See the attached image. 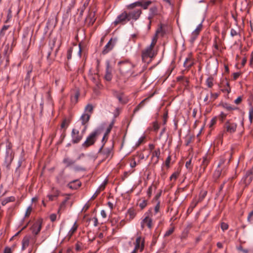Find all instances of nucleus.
Listing matches in <instances>:
<instances>
[{
	"label": "nucleus",
	"mask_w": 253,
	"mask_h": 253,
	"mask_svg": "<svg viewBox=\"0 0 253 253\" xmlns=\"http://www.w3.org/2000/svg\"><path fill=\"white\" fill-rule=\"evenodd\" d=\"M156 55V53L154 51L153 48L148 46L142 51V61L148 64Z\"/></svg>",
	"instance_id": "f257e3e1"
},
{
	"label": "nucleus",
	"mask_w": 253,
	"mask_h": 253,
	"mask_svg": "<svg viewBox=\"0 0 253 253\" xmlns=\"http://www.w3.org/2000/svg\"><path fill=\"white\" fill-rule=\"evenodd\" d=\"M144 217L141 221V229L147 227L148 229H151L153 226L152 219V212L151 210H148L144 214Z\"/></svg>",
	"instance_id": "f03ea898"
},
{
	"label": "nucleus",
	"mask_w": 253,
	"mask_h": 253,
	"mask_svg": "<svg viewBox=\"0 0 253 253\" xmlns=\"http://www.w3.org/2000/svg\"><path fill=\"white\" fill-rule=\"evenodd\" d=\"M12 148V143L7 139L6 145V155L4 160V163L6 167H8L10 165L14 158V153Z\"/></svg>",
	"instance_id": "7ed1b4c3"
},
{
	"label": "nucleus",
	"mask_w": 253,
	"mask_h": 253,
	"mask_svg": "<svg viewBox=\"0 0 253 253\" xmlns=\"http://www.w3.org/2000/svg\"><path fill=\"white\" fill-rule=\"evenodd\" d=\"M98 134V130H95L91 132L87 137L85 141L82 144L83 147L86 148L93 145L96 140V137Z\"/></svg>",
	"instance_id": "20e7f679"
},
{
	"label": "nucleus",
	"mask_w": 253,
	"mask_h": 253,
	"mask_svg": "<svg viewBox=\"0 0 253 253\" xmlns=\"http://www.w3.org/2000/svg\"><path fill=\"white\" fill-rule=\"evenodd\" d=\"M99 155L102 157L103 160L107 159H110L113 155V147L103 148V145L100 148L98 152Z\"/></svg>",
	"instance_id": "39448f33"
},
{
	"label": "nucleus",
	"mask_w": 253,
	"mask_h": 253,
	"mask_svg": "<svg viewBox=\"0 0 253 253\" xmlns=\"http://www.w3.org/2000/svg\"><path fill=\"white\" fill-rule=\"evenodd\" d=\"M152 1L149 0H140L132 3L127 6V9H131L136 6L141 7L143 9H147Z\"/></svg>",
	"instance_id": "423d86ee"
},
{
	"label": "nucleus",
	"mask_w": 253,
	"mask_h": 253,
	"mask_svg": "<svg viewBox=\"0 0 253 253\" xmlns=\"http://www.w3.org/2000/svg\"><path fill=\"white\" fill-rule=\"evenodd\" d=\"M129 11L127 13L128 16V20H134L136 21L138 20L141 15L142 13V11L141 8H136L135 7L131 9H128Z\"/></svg>",
	"instance_id": "0eeeda50"
},
{
	"label": "nucleus",
	"mask_w": 253,
	"mask_h": 253,
	"mask_svg": "<svg viewBox=\"0 0 253 253\" xmlns=\"http://www.w3.org/2000/svg\"><path fill=\"white\" fill-rule=\"evenodd\" d=\"M119 70L122 74L127 73L132 68L133 65L127 61H120L119 62Z\"/></svg>",
	"instance_id": "6e6552de"
},
{
	"label": "nucleus",
	"mask_w": 253,
	"mask_h": 253,
	"mask_svg": "<svg viewBox=\"0 0 253 253\" xmlns=\"http://www.w3.org/2000/svg\"><path fill=\"white\" fill-rule=\"evenodd\" d=\"M237 127V124L233 122L231 120H227L223 126L224 131L230 134L236 132Z\"/></svg>",
	"instance_id": "1a4fd4ad"
},
{
	"label": "nucleus",
	"mask_w": 253,
	"mask_h": 253,
	"mask_svg": "<svg viewBox=\"0 0 253 253\" xmlns=\"http://www.w3.org/2000/svg\"><path fill=\"white\" fill-rule=\"evenodd\" d=\"M126 21H129L128 20V14L126 11H124L117 17L113 24L115 26L120 23L124 24Z\"/></svg>",
	"instance_id": "9d476101"
},
{
	"label": "nucleus",
	"mask_w": 253,
	"mask_h": 253,
	"mask_svg": "<svg viewBox=\"0 0 253 253\" xmlns=\"http://www.w3.org/2000/svg\"><path fill=\"white\" fill-rule=\"evenodd\" d=\"M84 132L82 131V133L80 134L78 129L73 128L71 133L72 142L73 143H79L83 138Z\"/></svg>",
	"instance_id": "9b49d317"
},
{
	"label": "nucleus",
	"mask_w": 253,
	"mask_h": 253,
	"mask_svg": "<svg viewBox=\"0 0 253 253\" xmlns=\"http://www.w3.org/2000/svg\"><path fill=\"white\" fill-rule=\"evenodd\" d=\"M145 239L141 236H138L134 242V249L140 252H142L144 249Z\"/></svg>",
	"instance_id": "f8f14e48"
},
{
	"label": "nucleus",
	"mask_w": 253,
	"mask_h": 253,
	"mask_svg": "<svg viewBox=\"0 0 253 253\" xmlns=\"http://www.w3.org/2000/svg\"><path fill=\"white\" fill-rule=\"evenodd\" d=\"M194 64V59L191 52L188 54L184 62L183 66L186 69L191 68Z\"/></svg>",
	"instance_id": "ddd939ff"
},
{
	"label": "nucleus",
	"mask_w": 253,
	"mask_h": 253,
	"mask_svg": "<svg viewBox=\"0 0 253 253\" xmlns=\"http://www.w3.org/2000/svg\"><path fill=\"white\" fill-rule=\"evenodd\" d=\"M160 202L159 201L154 208H150L149 210H151L152 212V217H155L156 219H158L161 216V212L160 211Z\"/></svg>",
	"instance_id": "4468645a"
},
{
	"label": "nucleus",
	"mask_w": 253,
	"mask_h": 253,
	"mask_svg": "<svg viewBox=\"0 0 253 253\" xmlns=\"http://www.w3.org/2000/svg\"><path fill=\"white\" fill-rule=\"evenodd\" d=\"M253 179V166L252 168L248 170L243 178L244 181L246 185L249 184Z\"/></svg>",
	"instance_id": "2eb2a0df"
},
{
	"label": "nucleus",
	"mask_w": 253,
	"mask_h": 253,
	"mask_svg": "<svg viewBox=\"0 0 253 253\" xmlns=\"http://www.w3.org/2000/svg\"><path fill=\"white\" fill-rule=\"evenodd\" d=\"M42 229V222L40 221H38L35 222L31 227L32 233L37 235L41 231Z\"/></svg>",
	"instance_id": "dca6fc26"
},
{
	"label": "nucleus",
	"mask_w": 253,
	"mask_h": 253,
	"mask_svg": "<svg viewBox=\"0 0 253 253\" xmlns=\"http://www.w3.org/2000/svg\"><path fill=\"white\" fill-rule=\"evenodd\" d=\"M112 68L109 61L106 62V72L104 76L105 80L107 81H111L112 79Z\"/></svg>",
	"instance_id": "f3484780"
},
{
	"label": "nucleus",
	"mask_w": 253,
	"mask_h": 253,
	"mask_svg": "<svg viewBox=\"0 0 253 253\" xmlns=\"http://www.w3.org/2000/svg\"><path fill=\"white\" fill-rule=\"evenodd\" d=\"M202 24L201 23L198 25L196 29L192 33L191 35L190 42H193L197 39L202 29Z\"/></svg>",
	"instance_id": "a211bd4d"
},
{
	"label": "nucleus",
	"mask_w": 253,
	"mask_h": 253,
	"mask_svg": "<svg viewBox=\"0 0 253 253\" xmlns=\"http://www.w3.org/2000/svg\"><path fill=\"white\" fill-rule=\"evenodd\" d=\"M90 117V114L87 113H84L82 116L81 117V121L82 122V125L84 126V128L83 130V132H84L86 129V124L89 121Z\"/></svg>",
	"instance_id": "6ab92c4d"
},
{
	"label": "nucleus",
	"mask_w": 253,
	"mask_h": 253,
	"mask_svg": "<svg viewBox=\"0 0 253 253\" xmlns=\"http://www.w3.org/2000/svg\"><path fill=\"white\" fill-rule=\"evenodd\" d=\"M158 14V7L156 5L151 7L149 9V13L148 19L150 20V24H151V20L154 16Z\"/></svg>",
	"instance_id": "aec40b11"
},
{
	"label": "nucleus",
	"mask_w": 253,
	"mask_h": 253,
	"mask_svg": "<svg viewBox=\"0 0 253 253\" xmlns=\"http://www.w3.org/2000/svg\"><path fill=\"white\" fill-rule=\"evenodd\" d=\"M96 18L95 17V13L94 11H89L88 14L85 19L86 22L88 23V24L92 25L95 21Z\"/></svg>",
	"instance_id": "412c9836"
},
{
	"label": "nucleus",
	"mask_w": 253,
	"mask_h": 253,
	"mask_svg": "<svg viewBox=\"0 0 253 253\" xmlns=\"http://www.w3.org/2000/svg\"><path fill=\"white\" fill-rule=\"evenodd\" d=\"M81 185V182L79 180H75L70 182L68 184L69 188L72 189H76L79 188Z\"/></svg>",
	"instance_id": "4be33fe9"
},
{
	"label": "nucleus",
	"mask_w": 253,
	"mask_h": 253,
	"mask_svg": "<svg viewBox=\"0 0 253 253\" xmlns=\"http://www.w3.org/2000/svg\"><path fill=\"white\" fill-rule=\"evenodd\" d=\"M30 236H25L22 241V250H25L29 245Z\"/></svg>",
	"instance_id": "5701e85b"
},
{
	"label": "nucleus",
	"mask_w": 253,
	"mask_h": 253,
	"mask_svg": "<svg viewBox=\"0 0 253 253\" xmlns=\"http://www.w3.org/2000/svg\"><path fill=\"white\" fill-rule=\"evenodd\" d=\"M114 44L112 43V39H111L107 44L104 46V49L102 51V53L105 54L111 50Z\"/></svg>",
	"instance_id": "b1692460"
},
{
	"label": "nucleus",
	"mask_w": 253,
	"mask_h": 253,
	"mask_svg": "<svg viewBox=\"0 0 253 253\" xmlns=\"http://www.w3.org/2000/svg\"><path fill=\"white\" fill-rule=\"evenodd\" d=\"M210 162V159L208 158V156L206 154L202 158V162L200 166L201 168L203 169V171H205L206 167L208 165Z\"/></svg>",
	"instance_id": "393cba45"
},
{
	"label": "nucleus",
	"mask_w": 253,
	"mask_h": 253,
	"mask_svg": "<svg viewBox=\"0 0 253 253\" xmlns=\"http://www.w3.org/2000/svg\"><path fill=\"white\" fill-rule=\"evenodd\" d=\"M114 124V121L113 120L112 121V122L110 124V125H109V126H108V127L107 128V129L106 130V131L104 134V136H103L102 140V141H103L105 140V139H106H106H107L108 135L110 133L111 129H112Z\"/></svg>",
	"instance_id": "a878e982"
},
{
	"label": "nucleus",
	"mask_w": 253,
	"mask_h": 253,
	"mask_svg": "<svg viewBox=\"0 0 253 253\" xmlns=\"http://www.w3.org/2000/svg\"><path fill=\"white\" fill-rule=\"evenodd\" d=\"M75 162L69 157H65L63 160V163L67 168L70 167L75 164Z\"/></svg>",
	"instance_id": "bb28decb"
},
{
	"label": "nucleus",
	"mask_w": 253,
	"mask_h": 253,
	"mask_svg": "<svg viewBox=\"0 0 253 253\" xmlns=\"http://www.w3.org/2000/svg\"><path fill=\"white\" fill-rule=\"evenodd\" d=\"M11 52L12 49L9 48V45H5L4 48V54L7 63L9 62V55L11 53Z\"/></svg>",
	"instance_id": "cd10ccee"
},
{
	"label": "nucleus",
	"mask_w": 253,
	"mask_h": 253,
	"mask_svg": "<svg viewBox=\"0 0 253 253\" xmlns=\"http://www.w3.org/2000/svg\"><path fill=\"white\" fill-rule=\"evenodd\" d=\"M80 96V92L78 90L76 91L75 93L71 95V101L72 103L76 104L78 101V99Z\"/></svg>",
	"instance_id": "c85d7f7f"
},
{
	"label": "nucleus",
	"mask_w": 253,
	"mask_h": 253,
	"mask_svg": "<svg viewBox=\"0 0 253 253\" xmlns=\"http://www.w3.org/2000/svg\"><path fill=\"white\" fill-rule=\"evenodd\" d=\"M15 201V197L10 196V197H7V198L4 199L3 200H2L1 203L2 206H5L7 203H10V202H14Z\"/></svg>",
	"instance_id": "c756f323"
},
{
	"label": "nucleus",
	"mask_w": 253,
	"mask_h": 253,
	"mask_svg": "<svg viewBox=\"0 0 253 253\" xmlns=\"http://www.w3.org/2000/svg\"><path fill=\"white\" fill-rule=\"evenodd\" d=\"M78 227V225L77 224V222L76 221L75 222L73 226L72 227L71 229L69 230V231L68 232V235L70 237H71L74 234V233L77 231Z\"/></svg>",
	"instance_id": "7c9ffc66"
},
{
	"label": "nucleus",
	"mask_w": 253,
	"mask_h": 253,
	"mask_svg": "<svg viewBox=\"0 0 253 253\" xmlns=\"http://www.w3.org/2000/svg\"><path fill=\"white\" fill-rule=\"evenodd\" d=\"M159 33V31L157 30L154 36L152 38L151 43L150 45H149V46L154 48V47L155 45H156L157 42L158 34Z\"/></svg>",
	"instance_id": "2f4dec72"
},
{
	"label": "nucleus",
	"mask_w": 253,
	"mask_h": 253,
	"mask_svg": "<svg viewBox=\"0 0 253 253\" xmlns=\"http://www.w3.org/2000/svg\"><path fill=\"white\" fill-rule=\"evenodd\" d=\"M213 78L211 76L208 78L206 81V85L210 88H211L213 85Z\"/></svg>",
	"instance_id": "473e14b6"
},
{
	"label": "nucleus",
	"mask_w": 253,
	"mask_h": 253,
	"mask_svg": "<svg viewBox=\"0 0 253 253\" xmlns=\"http://www.w3.org/2000/svg\"><path fill=\"white\" fill-rule=\"evenodd\" d=\"M88 4V3L87 2H85L82 6H81L78 10L80 11V16L82 17L83 15V13L84 12V11L86 9V7L87 6Z\"/></svg>",
	"instance_id": "72a5a7b5"
},
{
	"label": "nucleus",
	"mask_w": 253,
	"mask_h": 253,
	"mask_svg": "<svg viewBox=\"0 0 253 253\" xmlns=\"http://www.w3.org/2000/svg\"><path fill=\"white\" fill-rule=\"evenodd\" d=\"M198 203H199V202L197 199H194L190 204V205L188 208V210L191 209V211H192L196 207Z\"/></svg>",
	"instance_id": "f704fd0d"
},
{
	"label": "nucleus",
	"mask_w": 253,
	"mask_h": 253,
	"mask_svg": "<svg viewBox=\"0 0 253 253\" xmlns=\"http://www.w3.org/2000/svg\"><path fill=\"white\" fill-rule=\"evenodd\" d=\"M124 95L123 93H121L119 94H118L117 95V98L119 100V102L122 103H127V100L124 99Z\"/></svg>",
	"instance_id": "c9c22d12"
},
{
	"label": "nucleus",
	"mask_w": 253,
	"mask_h": 253,
	"mask_svg": "<svg viewBox=\"0 0 253 253\" xmlns=\"http://www.w3.org/2000/svg\"><path fill=\"white\" fill-rule=\"evenodd\" d=\"M161 154V151L159 148L155 149L152 152L151 157H160Z\"/></svg>",
	"instance_id": "e433bc0d"
},
{
	"label": "nucleus",
	"mask_w": 253,
	"mask_h": 253,
	"mask_svg": "<svg viewBox=\"0 0 253 253\" xmlns=\"http://www.w3.org/2000/svg\"><path fill=\"white\" fill-rule=\"evenodd\" d=\"M230 35L231 37H234L237 36H240L239 29H234L232 28L230 31Z\"/></svg>",
	"instance_id": "4c0bfd02"
},
{
	"label": "nucleus",
	"mask_w": 253,
	"mask_h": 253,
	"mask_svg": "<svg viewBox=\"0 0 253 253\" xmlns=\"http://www.w3.org/2000/svg\"><path fill=\"white\" fill-rule=\"evenodd\" d=\"M93 110V106L91 104H88L85 107L84 111L90 113L91 114Z\"/></svg>",
	"instance_id": "58836bf2"
},
{
	"label": "nucleus",
	"mask_w": 253,
	"mask_h": 253,
	"mask_svg": "<svg viewBox=\"0 0 253 253\" xmlns=\"http://www.w3.org/2000/svg\"><path fill=\"white\" fill-rule=\"evenodd\" d=\"M207 194L206 191H203L200 193L199 199L197 200L199 202L203 200Z\"/></svg>",
	"instance_id": "ea45409f"
},
{
	"label": "nucleus",
	"mask_w": 253,
	"mask_h": 253,
	"mask_svg": "<svg viewBox=\"0 0 253 253\" xmlns=\"http://www.w3.org/2000/svg\"><path fill=\"white\" fill-rule=\"evenodd\" d=\"M221 174V170L219 169V168H217V169L214 172L213 176L215 178L217 179L219 177Z\"/></svg>",
	"instance_id": "a19ab883"
},
{
	"label": "nucleus",
	"mask_w": 253,
	"mask_h": 253,
	"mask_svg": "<svg viewBox=\"0 0 253 253\" xmlns=\"http://www.w3.org/2000/svg\"><path fill=\"white\" fill-rule=\"evenodd\" d=\"M179 174V173L178 172H174L170 176V177H169L170 180L172 181L173 180L174 181H175L176 180V179L177 178V177H178Z\"/></svg>",
	"instance_id": "79ce46f5"
},
{
	"label": "nucleus",
	"mask_w": 253,
	"mask_h": 253,
	"mask_svg": "<svg viewBox=\"0 0 253 253\" xmlns=\"http://www.w3.org/2000/svg\"><path fill=\"white\" fill-rule=\"evenodd\" d=\"M147 200H143L139 204V207L141 209H144L147 205Z\"/></svg>",
	"instance_id": "37998d69"
},
{
	"label": "nucleus",
	"mask_w": 253,
	"mask_h": 253,
	"mask_svg": "<svg viewBox=\"0 0 253 253\" xmlns=\"http://www.w3.org/2000/svg\"><path fill=\"white\" fill-rule=\"evenodd\" d=\"M145 138V137L144 136H142L140 137L138 139L137 141L136 142L135 146L138 147L141 144H142L144 142Z\"/></svg>",
	"instance_id": "c03bdc74"
},
{
	"label": "nucleus",
	"mask_w": 253,
	"mask_h": 253,
	"mask_svg": "<svg viewBox=\"0 0 253 253\" xmlns=\"http://www.w3.org/2000/svg\"><path fill=\"white\" fill-rule=\"evenodd\" d=\"M223 92H226L227 93H229L231 91V88L229 86V84L228 82L226 83V86H225L224 88L222 89Z\"/></svg>",
	"instance_id": "a18cd8bd"
},
{
	"label": "nucleus",
	"mask_w": 253,
	"mask_h": 253,
	"mask_svg": "<svg viewBox=\"0 0 253 253\" xmlns=\"http://www.w3.org/2000/svg\"><path fill=\"white\" fill-rule=\"evenodd\" d=\"M32 211V207L31 205L27 208L26 212H25V217L29 216Z\"/></svg>",
	"instance_id": "49530a36"
},
{
	"label": "nucleus",
	"mask_w": 253,
	"mask_h": 253,
	"mask_svg": "<svg viewBox=\"0 0 253 253\" xmlns=\"http://www.w3.org/2000/svg\"><path fill=\"white\" fill-rule=\"evenodd\" d=\"M73 52V47H70L67 52V58L68 60L72 58V53Z\"/></svg>",
	"instance_id": "de8ad7c7"
},
{
	"label": "nucleus",
	"mask_w": 253,
	"mask_h": 253,
	"mask_svg": "<svg viewBox=\"0 0 253 253\" xmlns=\"http://www.w3.org/2000/svg\"><path fill=\"white\" fill-rule=\"evenodd\" d=\"M219 96V94L218 93H212L211 92V102L215 100Z\"/></svg>",
	"instance_id": "09e8293b"
},
{
	"label": "nucleus",
	"mask_w": 253,
	"mask_h": 253,
	"mask_svg": "<svg viewBox=\"0 0 253 253\" xmlns=\"http://www.w3.org/2000/svg\"><path fill=\"white\" fill-rule=\"evenodd\" d=\"M174 231V228L173 227H171V228H170L168 230H167L164 236L165 237H168L169 236V235H170Z\"/></svg>",
	"instance_id": "8fccbe9b"
},
{
	"label": "nucleus",
	"mask_w": 253,
	"mask_h": 253,
	"mask_svg": "<svg viewBox=\"0 0 253 253\" xmlns=\"http://www.w3.org/2000/svg\"><path fill=\"white\" fill-rule=\"evenodd\" d=\"M75 249L77 251H80L82 249V244L78 242L75 245Z\"/></svg>",
	"instance_id": "3c124183"
},
{
	"label": "nucleus",
	"mask_w": 253,
	"mask_h": 253,
	"mask_svg": "<svg viewBox=\"0 0 253 253\" xmlns=\"http://www.w3.org/2000/svg\"><path fill=\"white\" fill-rule=\"evenodd\" d=\"M226 117L227 114L221 112L219 116V118L221 122H223L226 119Z\"/></svg>",
	"instance_id": "603ef678"
},
{
	"label": "nucleus",
	"mask_w": 253,
	"mask_h": 253,
	"mask_svg": "<svg viewBox=\"0 0 253 253\" xmlns=\"http://www.w3.org/2000/svg\"><path fill=\"white\" fill-rule=\"evenodd\" d=\"M160 128V126L157 122H155L153 124V129L154 131H157Z\"/></svg>",
	"instance_id": "864d4df0"
},
{
	"label": "nucleus",
	"mask_w": 253,
	"mask_h": 253,
	"mask_svg": "<svg viewBox=\"0 0 253 253\" xmlns=\"http://www.w3.org/2000/svg\"><path fill=\"white\" fill-rule=\"evenodd\" d=\"M216 117H214L210 121V124H209V126L210 127H212L213 126H214L216 123Z\"/></svg>",
	"instance_id": "5fc2aeb1"
},
{
	"label": "nucleus",
	"mask_w": 253,
	"mask_h": 253,
	"mask_svg": "<svg viewBox=\"0 0 253 253\" xmlns=\"http://www.w3.org/2000/svg\"><path fill=\"white\" fill-rule=\"evenodd\" d=\"M221 228L223 231H224L228 228V225L226 223L222 222L221 224Z\"/></svg>",
	"instance_id": "6e6d98bb"
},
{
	"label": "nucleus",
	"mask_w": 253,
	"mask_h": 253,
	"mask_svg": "<svg viewBox=\"0 0 253 253\" xmlns=\"http://www.w3.org/2000/svg\"><path fill=\"white\" fill-rule=\"evenodd\" d=\"M160 157H151V160L153 164V165H155L159 162Z\"/></svg>",
	"instance_id": "4d7b16f0"
},
{
	"label": "nucleus",
	"mask_w": 253,
	"mask_h": 253,
	"mask_svg": "<svg viewBox=\"0 0 253 253\" xmlns=\"http://www.w3.org/2000/svg\"><path fill=\"white\" fill-rule=\"evenodd\" d=\"M126 224V221L124 219L122 220L117 225L118 228H121Z\"/></svg>",
	"instance_id": "13d9d810"
},
{
	"label": "nucleus",
	"mask_w": 253,
	"mask_h": 253,
	"mask_svg": "<svg viewBox=\"0 0 253 253\" xmlns=\"http://www.w3.org/2000/svg\"><path fill=\"white\" fill-rule=\"evenodd\" d=\"M136 166V161H135V160L134 158H132L131 160H130V167L131 168H133L134 167H135Z\"/></svg>",
	"instance_id": "bf43d9fd"
},
{
	"label": "nucleus",
	"mask_w": 253,
	"mask_h": 253,
	"mask_svg": "<svg viewBox=\"0 0 253 253\" xmlns=\"http://www.w3.org/2000/svg\"><path fill=\"white\" fill-rule=\"evenodd\" d=\"M152 189L153 187L152 185L149 187L148 188L147 191V194L149 198H150L151 196L152 193Z\"/></svg>",
	"instance_id": "052dcab7"
},
{
	"label": "nucleus",
	"mask_w": 253,
	"mask_h": 253,
	"mask_svg": "<svg viewBox=\"0 0 253 253\" xmlns=\"http://www.w3.org/2000/svg\"><path fill=\"white\" fill-rule=\"evenodd\" d=\"M147 99V98H146V99H144V100H143L139 104V105L137 106V107L134 110V111H136L138 110H139V109L140 108H141L142 106H143L144 105V102Z\"/></svg>",
	"instance_id": "680f3d73"
},
{
	"label": "nucleus",
	"mask_w": 253,
	"mask_h": 253,
	"mask_svg": "<svg viewBox=\"0 0 253 253\" xmlns=\"http://www.w3.org/2000/svg\"><path fill=\"white\" fill-rule=\"evenodd\" d=\"M204 101L206 104H209L211 102V99H209V94H207L204 98Z\"/></svg>",
	"instance_id": "e2e57ef3"
},
{
	"label": "nucleus",
	"mask_w": 253,
	"mask_h": 253,
	"mask_svg": "<svg viewBox=\"0 0 253 253\" xmlns=\"http://www.w3.org/2000/svg\"><path fill=\"white\" fill-rule=\"evenodd\" d=\"M56 218H57V215L55 213H52L50 215L49 218H50V220L52 222L55 221L56 219Z\"/></svg>",
	"instance_id": "0e129e2a"
},
{
	"label": "nucleus",
	"mask_w": 253,
	"mask_h": 253,
	"mask_svg": "<svg viewBox=\"0 0 253 253\" xmlns=\"http://www.w3.org/2000/svg\"><path fill=\"white\" fill-rule=\"evenodd\" d=\"M171 161V156L169 155L166 160L165 164L167 167L169 166L170 162Z\"/></svg>",
	"instance_id": "69168bd1"
},
{
	"label": "nucleus",
	"mask_w": 253,
	"mask_h": 253,
	"mask_svg": "<svg viewBox=\"0 0 253 253\" xmlns=\"http://www.w3.org/2000/svg\"><path fill=\"white\" fill-rule=\"evenodd\" d=\"M242 101V96H239L236 99H235L234 100V103L238 105L241 103Z\"/></svg>",
	"instance_id": "338daca9"
},
{
	"label": "nucleus",
	"mask_w": 253,
	"mask_h": 253,
	"mask_svg": "<svg viewBox=\"0 0 253 253\" xmlns=\"http://www.w3.org/2000/svg\"><path fill=\"white\" fill-rule=\"evenodd\" d=\"M3 253H12V250L10 248L6 247L4 248Z\"/></svg>",
	"instance_id": "774afa93"
}]
</instances>
